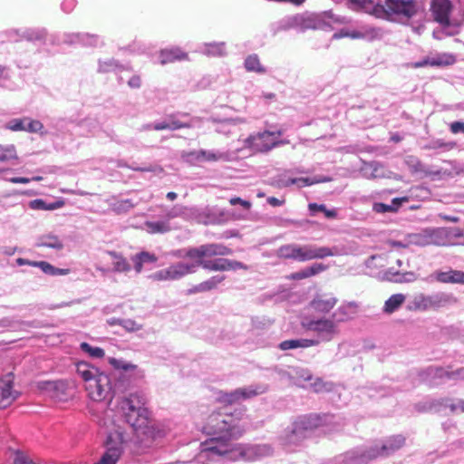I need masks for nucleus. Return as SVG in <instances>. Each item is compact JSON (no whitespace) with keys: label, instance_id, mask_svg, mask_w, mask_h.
<instances>
[{"label":"nucleus","instance_id":"nucleus-1","mask_svg":"<svg viewBox=\"0 0 464 464\" xmlns=\"http://www.w3.org/2000/svg\"><path fill=\"white\" fill-rule=\"evenodd\" d=\"M245 426L224 408L222 411L212 413L204 426L203 431L210 436L208 440L201 444L202 452L232 459V450L228 441L240 437Z\"/></svg>","mask_w":464,"mask_h":464},{"label":"nucleus","instance_id":"nucleus-2","mask_svg":"<svg viewBox=\"0 0 464 464\" xmlns=\"http://www.w3.org/2000/svg\"><path fill=\"white\" fill-rule=\"evenodd\" d=\"M146 400L140 393H130L118 402V411L125 422L136 432H140L152 439L163 435L162 431L156 430L150 419V411L145 407Z\"/></svg>","mask_w":464,"mask_h":464},{"label":"nucleus","instance_id":"nucleus-3","mask_svg":"<svg viewBox=\"0 0 464 464\" xmlns=\"http://www.w3.org/2000/svg\"><path fill=\"white\" fill-rule=\"evenodd\" d=\"M405 444L402 435L391 436L382 442L359 447L337 457L335 464H367L379 458H388L401 450Z\"/></svg>","mask_w":464,"mask_h":464},{"label":"nucleus","instance_id":"nucleus-4","mask_svg":"<svg viewBox=\"0 0 464 464\" xmlns=\"http://www.w3.org/2000/svg\"><path fill=\"white\" fill-rule=\"evenodd\" d=\"M76 372L85 382V390L91 400L103 401L112 399L114 392L108 374L86 362L76 363Z\"/></svg>","mask_w":464,"mask_h":464},{"label":"nucleus","instance_id":"nucleus-5","mask_svg":"<svg viewBox=\"0 0 464 464\" xmlns=\"http://www.w3.org/2000/svg\"><path fill=\"white\" fill-rule=\"evenodd\" d=\"M350 2L366 12L374 11L376 15H379L378 13L381 10L386 14H394L407 19H420L425 10L420 0H384V5H374L372 0H350Z\"/></svg>","mask_w":464,"mask_h":464},{"label":"nucleus","instance_id":"nucleus-6","mask_svg":"<svg viewBox=\"0 0 464 464\" xmlns=\"http://www.w3.org/2000/svg\"><path fill=\"white\" fill-rule=\"evenodd\" d=\"M463 236L459 227H426L406 236L408 244L419 246L429 245L450 246L456 245V240Z\"/></svg>","mask_w":464,"mask_h":464},{"label":"nucleus","instance_id":"nucleus-7","mask_svg":"<svg viewBox=\"0 0 464 464\" xmlns=\"http://www.w3.org/2000/svg\"><path fill=\"white\" fill-rule=\"evenodd\" d=\"M337 247L317 246L315 245L286 244L277 249V256L284 259H292L305 262L313 259H323L337 255Z\"/></svg>","mask_w":464,"mask_h":464},{"label":"nucleus","instance_id":"nucleus-8","mask_svg":"<svg viewBox=\"0 0 464 464\" xmlns=\"http://www.w3.org/2000/svg\"><path fill=\"white\" fill-rule=\"evenodd\" d=\"M323 423L319 415L309 414L298 417L291 425L284 430L279 440L283 446L292 447L298 445L303 440L311 435L313 430Z\"/></svg>","mask_w":464,"mask_h":464},{"label":"nucleus","instance_id":"nucleus-9","mask_svg":"<svg viewBox=\"0 0 464 464\" xmlns=\"http://www.w3.org/2000/svg\"><path fill=\"white\" fill-rule=\"evenodd\" d=\"M335 317L336 314H332L331 317L305 318L302 322V326L305 331L314 334L315 338L309 340L316 342L318 345L332 341L338 334V324L344 322L345 317Z\"/></svg>","mask_w":464,"mask_h":464},{"label":"nucleus","instance_id":"nucleus-10","mask_svg":"<svg viewBox=\"0 0 464 464\" xmlns=\"http://www.w3.org/2000/svg\"><path fill=\"white\" fill-rule=\"evenodd\" d=\"M456 303L457 299L452 294L439 292L426 295L420 293L412 295L408 300L406 308L409 311H427L430 309H438Z\"/></svg>","mask_w":464,"mask_h":464},{"label":"nucleus","instance_id":"nucleus-11","mask_svg":"<svg viewBox=\"0 0 464 464\" xmlns=\"http://www.w3.org/2000/svg\"><path fill=\"white\" fill-rule=\"evenodd\" d=\"M126 439L124 432L114 429L108 432L104 440V451L94 464H118L123 452Z\"/></svg>","mask_w":464,"mask_h":464},{"label":"nucleus","instance_id":"nucleus-12","mask_svg":"<svg viewBox=\"0 0 464 464\" xmlns=\"http://www.w3.org/2000/svg\"><path fill=\"white\" fill-rule=\"evenodd\" d=\"M232 254V249L222 244H204L196 247H188L176 250L173 256L179 258H188L190 264H198L202 256H224Z\"/></svg>","mask_w":464,"mask_h":464},{"label":"nucleus","instance_id":"nucleus-13","mask_svg":"<svg viewBox=\"0 0 464 464\" xmlns=\"http://www.w3.org/2000/svg\"><path fill=\"white\" fill-rule=\"evenodd\" d=\"M420 382L430 386H438L448 381L464 380V368L450 371L442 367L430 366L419 374Z\"/></svg>","mask_w":464,"mask_h":464},{"label":"nucleus","instance_id":"nucleus-14","mask_svg":"<svg viewBox=\"0 0 464 464\" xmlns=\"http://www.w3.org/2000/svg\"><path fill=\"white\" fill-rule=\"evenodd\" d=\"M282 134V130L257 132L244 140V147L255 152H267L283 143L279 140Z\"/></svg>","mask_w":464,"mask_h":464},{"label":"nucleus","instance_id":"nucleus-15","mask_svg":"<svg viewBox=\"0 0 464 464\" xmlns=\"http://www.w3.org/2000/svg\"><path fill=\"white\" fill-rule=\"evenodd\" d=\"M61 44L82 47H99L104 44L102 37L99 34L84 32H64L58 36Z\"/></svg>","mask_w":464,"mask_h":464},{"label":"nucleus","instance_id":"nucleus-16","mask_svg":"<svg viewBox=\"0 0 464 464\" xmlns=\"http://www.w3.org/2000/svg\"><path fill=\"white\" fill-rule=\"evenodd\" d=\"M325 180L326 179L318 180L313 178H296L295 177L294 169H285L271 178L270 185L276 188H285L291 186H296L301 188Z\"/></svg>","mask_w":464,"mask_h":464},{"label":"nucleus","instance_id":"nucleus-17","mask_svg":"<svg viewBox=\"0 0 464 464\" xmlns=\"http://www.w3.org/2000/svg\"><path fill=\"white\" fill-rule=\"evenodd\" d=\"M211 256H202L198 258L195 266V272L200 266L208 271H236L238 269L247 270L248 266L242 262L231 260L224 257L209 259Z\"/></svg>","mask_w":464,"mask_h":464},{"label":"nucleus","instance_id":"nucleus-18","mask_svg":"<svg viewBox=\"0 0 464 464\" xmlns=\"http://www.w3.org/2000/svg\"><path fill=\"white\" fill-rule=\"evenodd\" d=\"M266 385L256 384L236 389L230 392H220L218 401L227 404L240 402L244 400L264 393Z\"/></svg>","mask_w":464,"mask_h":464},{"label":"nucleus","instance_id":"nucleus-19","mask_svg":"<svg viewBox=\"0 0 464 464\" xmlns=\"http://www.w3.org/2000/svg\"><path fill=\"white\" fill-rule=\"evenodd\" d=\"M8 37L14 41L18 42L21 40H26L32 43H40L43 44L46 41L47 32L45 28L35 27V28H19V29H11L7 31Z\"/></svg>","mask_w":464,"mask_h":464},{"label":"nucleus","instance_id":"nucleus-20","mask_svg":"<svg viewBox=\"0 0 464 464\" xmlns=\"http://www.w3.org/2000/svg\"><path fill=\"white\" fill-rule=\"evenodd\" d=\"M452 10V5L450 0H432L430 11L434 20L443 27L450 24V15Z\"/></svg>","mask_w":464,"mask_h":464},{"label":"nucleus","instance_id":"nucleus-21","mask_svg":"<svg viewBox=\"0 0 464 464\" xmlns=\"http://www.w3.org/2000/svg\"><path fill=\"white\" fill-rule=\"evenodd\" d=\"M164 273L166 281H176L195 273V266L186 262H177L164 268Z\"/></svg>","mask_w":464,"mask_h":464},{"label":"nucleus","instance_id":"nucleus-22","mask_svg":"<svg viewBox=\"0 0 464 464\" xmlns=\"http://www.w3.org/2000/svg\"><path fill=\"white\" fill-rule=\"evenodd\" d=\"M189 156L199 162L208 161V162H216V161H229L231 157L228 151H220V150H199L197 151H192Z\"/></svg>","mask_w":464,"mask_h":464},{"label":"nucleus","instance_id":"nucleus-23","mask_svg":"<svg viewBox=\"0 0 464 464\" xmlns=\"http://www.w3.org/2000/svg\"><path fill=\"white\" fill-rule=\"evenodd\" d=\"M337 302V298L331 294L317 295L310 302V307L317 313L327 314Z\"/></svg>","mask_w":464,"mask_h":464},{"label":"nucleus","instance_id":"nucleus-24","mask_svg":"<svg viewBox=\"0 0 464 464\" xmlns=\"http://www.w3.org/2000/svg\"><path fill=\"white\" fill-rule=\"evenodd\" d=\"M288 25L291 27H300L303 30L315 29L320 25V18L317 14H296L288 17Z\"/></svg>","mask_w":464,"mask_h":464},{"label":"nucleus","instance_id":"nucleus-25","mask_svg":"<svg viewBox=\"0 0 464 464\" xmlns=\"http://www.w3.org/2000/svg\"><path fill=\"white\" fill-rule=\"evenodd\" d=\"M19 393L13 390V381L8 379L0 388V410L9 407L18 397Z\"/></svg>","mask_w":464,"mask_h":464},{"label":"nucleus","instance_id":"nucleus-26","mask_svg":"<svg viewBox=\"0 0 464 464\" xmlns=\"http://www.w3.org/2000/svg\"><path fill=\"white\" fill-rule=\"evenodd\" d=\"M434 277L440 283L464 285V272L459 270L439 271Z\"/></svg>","mask_w":464,"mask_h":464},{"label":"nucleus","instance_id":"nucleus-27","mask_svg":"<svg viewBox=\"0 0 464 464\" xmlns=\"http://www.w3.org/2000/svg\"><path fill=\"white\" fill-rule=\"evenodd\" d=\"M188 54L179 47H172L163 49L159 54V63L160 64H166L176 61H181L187 59Z\"/></svg>","mask_w":464,"mask_h":464},{"label":"nucleus","instance_id":"nucleus-28","mask_svg":"<svg viewBox=\"0 0 464 464\" xmlns=\"http://www.w3.org/2000/svg\"><path fill=\"white\" fill-rule=\"evenodd\" d=\"M143 229L151 235L165 234L171 230L170 224L163 218L160 220H147L143 224Z\"/></svg>","mask_w":464,"mask_h":464},{"label":"nucleus","instance_id":"nucleus-29","mask_svg":"<svg viewBox=\"0 0 464 464\" xmlns=\"http://www.w3.org/2000/svg\"><path fill=\"white\" fill-rule=\"evenodd\" d=\"M134 265V270L137 274L142 271L143 266L146 264H154L158 261V256L147 251H141L131 256Z\"/></svg>","mask_w":464,"mask_h":464},{"label":"nucleus","instance_id":"nucleus-30","mask_svg":"<svg viewBox=\"0 0 464 464\" xmlns=\"http://www.w3.org/2000/svg\"><path fill=\"white\" fill-rule=\"evenodd\" d=\"M225 276L217 275L213 276L206 281L199 283L189 290L190 294L208 292L216 289L218 285L225 280Z\"/></svg>","mask_w":464,"mask_h":464},{"label":"nucleus","instance_id":"nucleus-31","mask_svg":"<svg viewBox=\"0 0 464 464\" xmlns=\"http://www.w3.org/2000/svg\"><path fill=\"white\" fill-rule=\"evenodd\" d=\"M0 162L17 164L19 157L14 144H0Z\"/></svg>","mask_w":464,"mask_h":464},{"label":"nucleus","instance_id":"nucleus-32","mask_svg":"<svg viewBox=\"0 0 464 464\" xmlns=\"http://www.w3.org/2000/svg\"><path fill=\"white\" fill-rule=\"evenodd\" d=\"M272 453V449L269 445H255L248 447L241 452L243 458L247 459H255L260 457L268 456Z\"/></svg>","mask_w":464,"mask_h":464},{"label":"nucleus","instance_id":"nucleus-33","mask_svg":"<svg viewBox=\"0 0 464 464\" xmlns=\"http://www.w3.org/2000/svg\"><path fill=\"white\" fill-rule=\"evenodd\" d=\"M325 269H326V266L324 265L315 263L310 266L304 267L297 272L291 274L290 278L293 280L304 279V278L318 275L321 272L324 271Z\"/></svg>","mask_w":464,"mask_h":464},{"label":"nucleus","instance_id":"nucleus-34","mask_svg":"<svg viewBox=\"0 0 464 464\" xmlns=\"http://www.w3.org/2000/svg\"><path fill=\"white\" fill-rule=\"evenodd\" d=\"M28 206L31 209L34 210H55L63 208L64 206V201L62 199L55 200L53 202H46L43 198H36L29 201Z\"/></svg>","mask_w":464,"mask_h":464},{"label":"nucleus","instance_id":"nucleus-35","mask_svg":"<svg viewBox=\"0 0 464 464\" xmlns=\"http://www.w3.org/2000/svg\"><path fill=\"white\" fill-rule=\"evenodd\" d=\"M129 65L121 64L117 60L111 58L107 60H99L98 61V72L100 73H107L111 72L116 71H123L129 70Z\"/></svg>","mask_w":464,"mask_h":464},{"label":"nucleus","instance_id":"nucleus-36","mask_svg":"<svg viewBox=\"0 0 464 464\" xmlns=\"http://www.w3.org/2000/svg\"><path fill=\"white\" fill-rule=\"evenodd\" d=\"M406 296L403 294L392 295L384 303L382 311L384 314H393L405 302Z\"/></svg>","mask_w":464,"mask_h":464},{"label":"nucleus","instance_id":"nucleus-37","mask_svg":"<svg viewBox=\"0 0 464 464\" xmlns=\"http://www.w3.org/2000/svg\"><path fill=\"white\" fill-rule=\"evenodd\" d=\"M351 36L353 38H363L368 41H373L382 39L383 37V31L379 27L369 26L363 29V31L353 32Z\"/></svg>","mask_w":464,"mask_h":464},{"label":"nucleus","instance_id":"nucleus-38","mask_svg":"<svg viewBox=\"0 0 464 464\" xmlns=\"http://www.w3.org/2000/svg\"><path fill=\"white\" fill-rule=\"evenodd\" d=\"M384 277L395 283H409L416 280V275L413 272H405L401 274L400 272H394L393 268H389L384 273Z\"/></svg>","mask_w":464,"mask_h":464},{"label":"nucleus","instance_id":"nucleus-39","mask_svg":"<svg viewBox=\"0 0 464 464\" xmlns=\"http://www.w3.org/2000/svg\"><path fill=\"white\" fill-rule=\"evenodd\" d=\"M201 53L213 57L224 56L226 55V44L224 42L205 44L201 47Z\"/></svg>","mask_w":464,"mask_h":464},{"label":"nucleus","instance_id":"nucleus-40","mask_svg":"<svg viewBox=\"0 0 464 464\" xmlns=\"http://www.w3.org/2000/svg\"><path fill=\"white\" fill-rule=\"evenodd\" d=\"M316 342L310 341L309 339H291L285 340L279 343V348L283 351L296 349V348H308L311 346H315Z\"/></svg>","mask_w":464,"mask_h":464},{"label":"nucleus","instance_id":"nucleus-41","mask_svg":"<svg viewBox=\"0 0 464 464\" xmlns=\"http://www.w3.org/2000/svg\"><path fill=\"white\" fill-rule=\"evenodd\" d=\"M81 129V134L82 135H98L99 131L101 130V124L100 122L93 118H87L84 119L80 122L79 125Z\"/></svg>","mask_w":464,"mask_h":464},{"label":"nucleus","instance_id":"nucleus-42","mask_svg":"<svg viewBox=\"0 0 464 464\" xmlns=\"http://www.w3.org/2000/svg\"><path fill=\"white\" fill-rule=\"evenodd\" d=\"M139 200L134 198H122L115 200L111 204V208L112 211L117 214H123L130 211L136 205H138Z\"/></svg>","mask_w":464,"mask_h":464},{"label":"nucleus","instance_id":"nucleus-43","mask_svg":"<svg viewBox=\"0 0 464 464\" xmlns=\"http://www.w3.org/2000/svg\"><path fill=\"white\" fill-rule=\"evenodd\" d=\"M244 67L247 72L260 74L266 72V69L261 64L259 57L256 53L250 54L245 59Z\"/></svg>","mask_w":464,"mask_h":464},{"label":"nucleus","instance_id":"nucleus-44","mask_svg":"<svg viewBox=\"0 0 464 464\" xmlns=\"http://www.w3.org/2000/svg\"><path fill=\"white\" fill-rule=\"evenodd\" d=\"M37 246L49 247L55 250H61L63 247V244L60 238L53 234L45 235L41 237L37 243Z\"/></svg>","mask_w":464,"mask_h":464},{"label":"nucleus","instance_id":"nucleus-45","mask_svg":"<svg viewBox=\"0 0 464 464\" xmlns=\"http://www.w3.org/2000/svg\"><path fill=\"white\" fill-rule=\"evenodd\" d=\"M161 214L160 218L168 220L169 223L170 219L181 217L186 213V208L181 205H174L172 207L160 206Z\"/></svg>","mask_w":464,"mask_h":464},{"label":"nucleus","instance_id":"nucleus-46","mask_svg":"<svg viewBox=\"0 0 464 464\" xmlns=\"http://www.w3.org/2000/svg\"><path fill=\"white\" fill-rule=\"evenodd\" d=\"M33 266L38 267L44 274L49 275V276H65L69 273V269L55 267L46 261H35V263L33 264Z\"/></svg>","mask_w":464,"mask_h":464},{"label":"nucleus","instance_id":"nucleus-47","mask_svg":"<svg viewBox=\"0 0 464 464\" xmlns=\"http://www.w3.org/2000/svg\"><path fill=\"white\" fill-rule=\"evenodd\" d=\"M308 210L310 216H316L318 212H323L327 218H336L337 210L335 208L328 209L324 204L309 203Z\"/></svg>","mask_w":464,"mask_h":464},{"label":"nucleus","instance_id":"nucleus-48","mask_svg":"<svg viewBox=\"0 0 464 464\" xmlns=\"http://www.w3.org/2000/svg\"><path fill=\"white\" fill-rule=\"evenodd\" d=\"M110 255L114 258L112 263V270L117 273H126L130 271L131 266L126 258L118 255L116 252H110Z\"/></svg>","mask_w":464,"mask_h":464},{"label":"nucleus","instance_id":"nucleus-49","mask_svg":"<svg viewBox=\"0 0 464 464\" xmlns=\"http://www.w3.org/2000/svg\"><path fill=\"white\" fill-rule=\"evenodd\" d=\"M402 201H407L406 198H396L392 199V205L384 203H374L373 210L377 213H385L397 210Z\"/></svg>","mask_w":464,"mask_h":464},{"label":"nucleus","instance_id":"nucleus-50","mask_svg":"<svg viewBox=\"0 0 464 464\" xmlns=\"http://www.w3.org/2000/svg\"><path fill=\"white\" fill-rule=\"evenodd\" d=\"M381 164L376 161L364 162L361 169L362 174L364 178L371 179L379 177L378 170Z\"/></svg>","mask_w":464,"mask_h":464},{"label":"nucleus","instance_id":"nucleus-51","mask_svg":"<svg viewBox=\"0 0 464 464\" xmlns=\"http://www.w3.org/2000/svg\"><path fill=\"white\" fill-rule=\"evenodd\" d=\"M440 405L444 406L445 408H449L452 413H464V400L462 399H445L442 400Z\"/></svg>","mask_w":464,"mask_h":464},{"label":"nucleus","instance_id":"nucleus-52","mask_svg":"<svg viewBox=\"0 0 464 464\" xmlns=\"http://www.w3.org/2000/svg\"><path fill=\"white\" fill-rule=\"evenodd\" d=\"M27 121L28 117L14 118L5 124V128L12 131H25Z\"/></svg>","mask_w":464,"mask_h":464},{"label":"nucleus","instance_id":"nucleus-53","mask_svg":"<svg viewBox=\"0 0 464 464\" xmlns=\"http://www.w3.org/2000/svg\"><path fill=\"white\" fill-rule=\"evenodd\" d=\"M182 116V117H187L188 114H170V115H168V124H169V127H168V130H179V129H184V128H190L191 127V124L188 123V122H185V121H181L178 119V116Z\"/></svg>","mask_w":464,"mask_h":464},{"label":"nucleus","instance_id":"nucleus-54","mask_svg":"<svg viewBox=\"0 0 464 464\" xmlns=\"http://www.w3.org/2000/svg\"><path fill=\"white\" fill-rule=\"evenodd\" d=\"M456 147V142L454 141H444L443 140L437 139L431 140L429 144L425 145V149L427 150H437L441 149L443 150H450Z\"/></svg>","mask_w":464,"mask_h":464},{"label":"nucleus","instance_id":"nucleus-55","mask_svg":"<svg viewBox=\"0 0 464 464\" xmlns=\"http://www.w3.org/2000/svg\"><path fill=\"white\" fill-rule=\"evenodd\" d=\"M80 349L92 358H102L104 356V350L102 348L92 346L85 342L80 343Z\"/></svg>","mask_w":464,"mask_h":464},{"label":"nucleus","instance_id":"nucleus-56","mask_svg":"<svg viewBox=\"0 0 464 464\" xmlns=\"http://www.w3.org/2000/svg\"><path fill=\"white\" fill-rule=\"evenodd\" d=\"M44 124L38 120H32L28 117V121L26 122V132L29 133H39L40 135H44L46 131L44 130Z\"/></svg>","mask_w":464,"mask_h":464},{"label":"nucleus","instance_id":"nucleus-57","mask_svg":"<svg viewBox=\"0 0 464 464\" xmlns=\"http://www.w3.org/2000/svg\"><path fill=\"white\" fill-rule=\"evenodd\" d=\"M455 63V57L452 54H442L440 56L430 58V66L450 65Z\"/></svg>","mask_w":464,"mask_h":464},{"label":"nucleus","instance_id":"nucleus-58","mask_svg":"<svg viewBox=\"0 0 464 464\" xmlns=\"http://www.w3.org/2000/svg\"><path fill=\"white\" fill-rule=\"evenodd\" d=\"M118 325H121L124 329H126L128 332H137L141 329V325L137 324L132 319H118Z\"/></svg>","mask_w":464,"mask_h":464},{"label":"nucleus","instance_id":"nucleus-59","mask_svg":"<svg viewBox=\"0 0 464 464\" xmlns=\"http://www.w3.org/2000/svg\"><path fill=\"white\" fill-rule=\"evenodd\" d=\"M5 180H6L10 183H13V184H28L31 181H41V180H43V177H41V176H34L33 178L14 177V178L5 179Z\"/></svg>","mask_w":464,"mask_h":464},{"label":"nucleus","instance_id":"nucleus-60","mask_svg":"<svg viewBox=\"0 0 464 464\" xmlns=\"http://www.w3.org/2000/svg\"><path fill=\"white\" fill-rule=\"evenodd\" d=\"M293 373L296 376L297 379L303 380L305 382H310L313 380V374L307 369L304 368H293Z\"/></svg>","mask_w":464,"mask_h":464},{"label":"nucleus","instance_id":"nucleus-61","mask_svg":"<svg viewBox=\"0 0 464 464\" xmlns=\"http://www.w3.org/2000/svg\"><path fill=\"white\" fill-rule=\"evenodd\" d=\"M109 362L110 364L114 367L115 369H122L124 371H128L130 369H134L136 366L131 364V363H128L122 360H118L116 358H110L109 359Z\"/></svg>","mask_w":464,"mask_h":464},{"label":"nucleus","instance_id":"nucleus-62","mask_svg":"<svg viewBox=\"0 0 464 464\" xmlns=\"http://www.w3.org/2000/svg\"><path fill=\"white\" fill-rule=\"evenodd\" d=\"M356 306L357 305L355 303L351 302L345 305L343 304V305L339 306L338 309L333 314H336L335 319H337L339 317H345V321H346L350 317L347 313V309L350 307L356 308Z\"/></svg>","mask_w":464,"mask_h":464},{"label":"nucleus","instance_id":"nucleus-63","mask_svg":"<svg viewBox=\"0 0 464 464\" xmlns=\"http://www.w3.org/2000/svg\"><path fill=\"white\" fill-rule=\"evenodd\" d=\"M131 169L133 170H136V171H140V172H154V173H160L162 172V168L158 166V165H149V166H145V167H136V166H131L130 167Z\"/></svg>","mask_w":464,"mask_h":464},{"label":"nucleus","instance_id":"nucleus-64","mask_svg":"<svg viewBox=\"0 0 464 464\" xmlns=\"http://www.w3.org/2000/svg\"><path fill=\"white\" fill-rule=\"evenodd\" d=\"M77 5V0H63L61 4V9L66 13L70 14Z\"/></svg>","mask_w":464,"mask_h":464}]
</instances>
